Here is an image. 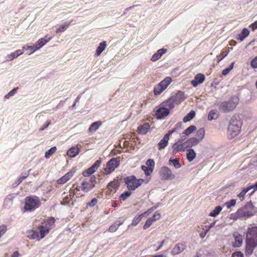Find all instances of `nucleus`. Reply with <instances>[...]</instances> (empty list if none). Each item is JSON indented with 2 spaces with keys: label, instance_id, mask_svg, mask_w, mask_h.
Returning <instances> with one entry per match:
<instances>
[{
  "label": "nucleus",
  "instance_id": "5",
  "mask_svg": "<svg viewBox=\"0 0 257 257\" xmlns=\"http://www.w3.org/2000/svg\"><path fill=\"white\" fill-rule=\"evenodd\" d=\"M55 219L54 217H48L46 220L44 221L41 225L38 227L40 234V238H43L51 229L55 226Z\"/></svg>",
  "mask_w": 257,
  "mask_h": 257
},
{
  "label": "nucleus",
  "instance_id": "19",
  "mask_svg": "<svg viewBox=\"0 0 257 257\" xmlns=\"http://www.w3.org/2000/svg\"><path fill=\"white\" fill-rule=\"evenodd\" d=\"M185 248V245L183 243H178L175 245L171 251V253L173 255L178 254L183 251Z\"/></svg>",
  "mask_w": 257,
  "mask_h": 257
},
{
  "label": "nucleus",
  "instance_id": "13",
  "mask_svg": "<svg viewBox=\"0 0 257 257\" xmlns=\"http://www.w3.org/2000/svg\"><path fill=\"white\" fill-rule=\"evenodd\" d=\"M180 101L178 99L176 96H172L168 98L167 100L162 102V105L164 106L169 110L173 109L175 105L180 103Z\"/></svg>",
  "mask_w": 257,
  "mask_h": 257
},
{
  "label": "nucleus",
  "instance_id": "57",
  "mask_svg": "<svg viewBox=\"0 0 257 257\" xmlns=\"http://www.w3.org/2000/svg\"><path fill=\"white\" fill-rule=\"evenodd\" d=\"M232 257H243L244 255L242 252L240 251L234 252L231 255Z\"/></svg>",
  "mask_w": 257,
  "mask_h": 257
},
{
  "label": "nucleus",
  "instance_id": "27",
  "mask_svg": "<svg viewBox=\"0 0 257 257\" xmlns=\"http://www.w3.org/2000/svg\"><path fill=\"white\" fill-rule=\"evenodd\" d=\"M249 34V32L246 28L243 29L241 33L238 34L236 39L240 41H242L245 38L247 37Z\"/></svg>",
  "mask_w": 257,
  "mask_h": 257
},
{
  "label": "nucleus",
  "instance_id": "21",
  "mask_svg": "<svg viewBox=\"0 0 257 257\" xmlns=\"http://www.w3.org/2000/svg\"><path fill=\"white\" fill-rule=\"evenodd\" d=\"M172 153L176 154L180 152H183L182 146H181V140L180 139L178 140L172 146Z\"/></svg>",
  "mask_w": 257,
  "mask_h": 257
},
{
  "label": "nucleus",
  "instance_id": "58",
  "mask_svg": "<svg viewBox=\"0 0 257 257\" xmlns=\"http://www.w3.org/2000/svg\"><path fill=\"white\" fill-rule=\"evenodd\" d=\"M97 203V200L96 198H93L91 201L87 203V205L90 207L94 206Z\"/></svg>",
  "mask_w": 257,
  "mask_h": 257
},
{
  "label": "nucleus",
  "instance_id": "49",
  "mask_svg": "<svg viewBox=\"0 0 257 257\" xmlns=\"http://www.w3.org/2000/svg\"><path fill=\"white\" fill-rule=\"evenodd\" d=\"M236 203V199H231V200L227 201L225 203V205L228 209L230 208L232 206L235 205Z\"/></svg>",
  "mask_w": 257,
  "mask_h": 257
},
{
  "label": "nucleus",
  "instance_id": "8",
  "mask_svg": "<svg viewBox=\"0 0 257 257\" xmlns=\"http://www.w3.org/2000/svg\"><path fill=\"white\" fill-rule=\"evenodd\" d=\"M119 157L113 158L110 160L106 164V167L103 169V173L106 175L111 173L119 165Z\"/></svg>",
  "mask_w": 257,
  "mask_h": 257
},
{
  "label": "nucleus",
  "instance_id": "41",
  "mask_svg": "<svg viewBox=\"0 0 257 257\" xmlns=\"http://www.w3.org/2000/svg\"><path fill=\"white\" fill-rule=\"evenodd\" d=\"M222 207L220 206H216L214 210H213L209 214V215L212 217H215L221 211Z\"/></svg>",
  "mask_w": 257,
  "mask_h": 257
},
{
  "label": "nucleus",
  "instance_id": "14",
  "mask_svg": "<svg viewBox=\"0 0 257 257\" xmlns=\"http://www.w3.org/2000/svg\"><path fill=\"white\" fill-rule=\"evenodd\" d=\"M101 161L100 160H97L88 169L84 170L82 172V175L85 176H89L95 172L98 167L100 166Z\"/></svg>",
  "mask_w": 257,
  "mask_h": 257
},
{
  "label": "nucleus",
  "instance_id": "55",
  "mask_svg": "<svg viewBox=\"0 0 257 257\" xmlns=\"http://www.w3.org/2000/svg\"><path fill=\"white\" fill-rule=\"evenodd\" d=\"M180 140H181V146H182L183 152H184L189 148V147H188L187 144H186V141L184 142V139L182 138L180 139Z\"/></svg>",
  "mask_w": 257,
  "mask_h": 257
},
{
  "label": "nucleus",
  "instance_id": "53",
  "mask_svg": "<svg viewBox=\"0 0 257 257\" xmlns=\"http://www.w3.org/2000/svg\"><path fill=\"white\" fill-rule=\"evenodd\" d=\"M29 175V172L22 173L19 179V183H21L23 181V180L27 178Z\"/></svg>",
  "mask_w": 257,
  "mask_h": 257
},
{
  "label": "nucleus",
  "instance_id": "37",
  "mask_svg": "<svg viewBox=\"0 0 257 257\" xmlns=\"http://www.w3.org/2000/svg\"><path fill=\"white\" fill-rule=\"evenodd\" d=\"M253 188V186H251L243 189L238 195V197L241 198V200H243L245 194L251 189Z\"/></svg>",
  "mask_w": 257,
  "mask_h": 257
},
{
  "label": "nucleus",
  "instance_id": "50",
  "mask_svg": "<svg viewBox=\"0 0 257 257\" xmlns=\"http://www.w3.org/2000/svg\"><path fill=\"white\" fill-rule=\"evenodd\" d=\"M23 50L26 49L30 51V52L29 53V55L32 54L33 52H34L35 51L37 50V49H36L35 45V46H24L23 47Z\"/></svg>",
  "mask_w": 257,
  "mask_h": 257
},
{
  "label": "nucleus",
  "instance_id": "20",
  "mask_svg": "<svg viewBox=\"0 0 257 257\" xmlns=\"http://www.w3.org/2000/svg\"><path fill=\"white\" fill-rule=\"evenodd\" d=\"M150 128V125L149 123L145 122L138 126V132L139 134L145 135L149 131Z\"/></svg>",
  "mask_w": 257,
  "mask_h": 257
},
{
  "label": "nucleus",
  "instance_id": "7",
  "mask_svg": "<svg viewBox=\"0 0 257 257\" xmlns=\"http://www.w3.org/2000/svg\"><path fill=\"white\" fill-rule=\"evenodd\" d=\"M172 78L167 77L154 87V93L155 95H160L172 82Z\"/></svg>",
  "mask_w": 257,
  "mask_h": 257
},
{
  "label": "nucleus",
  "instance_id": "30",
  "mask_svg": "<svg viewBox=\"0 0 257 257\" xmlns=\"http://www.w3.org/2000/svg\"><path fill=\"white\" fill-rule=\"evenodd\" d=\"M81 190V186H78L77 185L73 184L72 188L69 191V194L70 196H74L75 195H79L78 193V192Z\"/></svg>",
  "mask_w": 257,
  "mask_h": 257
},
{
  "label": "nucleus",
  "instance_id": "16",
  "mask_svg": "<svg viewBox=\"0 0 257 257\" xmlns=\"http://www.w3.org/2000/svg\"><path fill=\"white\" fill-rule=\"evenodd\" d=\"M205 78V77L203 74L198 73L195 76L194 79L191 81V83L194 87H196L198 84L203 83Z\"/></svg>",
  "mask_w": 257,
  "mask_h": 257
},
{
  "label": "nucleus",
  "instance_id": "51",
  "mask_svg": "<svg viewBox=\"0 0 257 257\" xmlns=\"http://www.w3.org/2000/svg\"><path fill=\"white\" fill-rule=\"evenodd\" d=\"M155 164V162L153 159H149L147 161L146 165L148 166V167L153 170L154 169Z\"/></svg>",
  "mask_w": 257,
  "mask_h": 257
},
{
  "label": "nucleus",
  "instance_id": "60",
  "mask_svg": "<svg viewBox=\"0 0 257 257\" xmlns=\"http://www.w3.org/2000/svg\"><path fill=\"white\" fill-rule=\"evenodd\" d=\"M161 58V56L156 52L155 53L152 57L151 60L152 61H156L159 59Z\"/></svg>",
  "mask_w": 257,
  "mask_h": 257
},
{
  "label": "nucleus",
  "instance_id": "43",
  "mask_svg": "<svg viewBox=\"0 0 257 257\" xmlns=\"http://www.w3.org/2000/svg\"><path fill=\"white\" fill-rule=\"evenodd\" d=\"M171 163H173V166L176 169H179L181 167V165L179 163V160L178 159H175L174 160L170 159L169 160V163L171 164Z\"/></svg>",
  "mask_w": 257,
  "mask_h": 257
},
{
  "label": "nucleus",
  "instance_id": "17",
  "mask_svg": "<svg viewBox=\"0 0 257 257\" xmlns=\"http://www.w3.org/2000/svg\"><path fill=\"white\" fill-rule=\"evenodd\" d=\"M94 187V185L91 184L90 182L84 180L81 184V190L84 192H87Z\"/></svg>",
  "mask_w": 257,
  "mask_h": 257
},
{
  "label": "nucleus",
  "instance_id": "1",
  "mask_svg": "<svg viewBox=\"0 0 257 257\" xmlns=\"http://www.w3.org/2000/svg\"><path fill=\"white\" fill-rule=\"evenodd\" d=\"M257 246V226L248 227L245 235V254L246 256L251 255Z\"/></svg>",
  "mask_w": 257,
  "mask_h": 257
},
{
  "label": "nucleus",
  "instance_id": "36",
  "mask_svg": "<svg viewBox=\"0 0 257 257\" xmlns=\"http://www.w3.org/2000/svg\"><path fill=\"white\" fill-rule=\"evenodd\" d=\"M30 233H31V234L28 236V237L31 239H36L38 240H40V239H42V238H40L39 233L36 231L32 230L30 232Z\"/></svg>",
  "mask_w": 257,
  "mask_h": 257
},
{
  "label": "nucleus",
  "instance_id": "15",
  "mask_svg": "<svg viewBox=\"0 0 257 257\" xmlns=\"http://www.w3.org/2000/svg\"><path fill=\"white\" fill-rule=\"evenodd\" d=\"M120 183L117 179H114L112 181L109 183L107 186V192L108 193H115Z\"/></svg>",
  "mask_w": 257,
  "mask_h": 257
},
{
  "label": "nucleus",
  "instance_id": "32",
  "mask_svg": "<svg viewBox=\"0 0 257 257\" xmlns=\"http://www.w3.org/2000/svg\"><path fill=\"white\" fill-rule=\"evenodd\" d=\"M23 53V52L21 50H17L14 52L12 53L10 55L7 56V58L8 60L12 61L14 59L17 58L19 56L22 55Z\"/></svg>",
  "mask_w": 257,
  "mask_h": 257
},
{
  "label": "nucleus",
  "instance_id": "47",
  "mask_svg": "<svg viewBox=\"0 0 257 257\" xmlns=\"http://www.w3.org/2000/svg\"><path fill=\"white\" fill-rule=\"evenodd\" d=\"M161 215L160 212L159 211H156L153 216L150 217L152 219L153 222H155L157 220H159L161 218Z\"/></svg>",
  "mask_w": 257,
  "mask_h": 257
},
{
  "label": "nucleus",
  "instance_id": "33",
  "mask_svg": "<svg viewBox=\"0 0 257 257\" xmlns=\"http://www.w3.org/2000/svg\"><path fill=\"white\" fill-rule=\"evenodd\" d=\"M218 116V112L217 110L213 109L211 110L208 115V119L209 120L216 119Z\"/></svg>",
  "mask_w": 257,
  "mask_h": 257
},
{
  "label": "nucleus",
  "instance_id": "3",
  "mask_svg": "<svg viewBox=\"0 0 257 257\" xmlns=\"http://www.w3.org/2000/svg\"><path fill=\"white\" fill-rule=\"evenodd\" d=\"M41 205V201L37 196H27L25 199L24 209L27 211H33Z\"/></svg>",
  "mask_w": 257,
  "mask_h": 257
},
{
  "label": "nucleus",
  "instance_id": "44",
  "mask_svg": "<svg viewBox=\"0 0 257 257\" xmlns=\"http://www.w3.org/2000/svg\"><path fill=\"white\" fill-rule=\"evenodd\" d=\"M143 217L139 214L138 215L136 216L132 221V224L133 226H136L142 219Z\"/></svg>",
  "mask_w": 257,
  "mask_h": 257
},
{
  "label": "nucleus",
  "instance_id": "52",
  "mask_svg": "<svg viewBox=\"0 0 257 257\" xmlns=\"http://www.w3.org/2000/svg\"><path fill=\"white\" fill-rule=\"evenodd\" d=\"M142 169L144 171L145 174L147 176L150 175L153 171V169L145 166H142Z\"/></svg>",
  "mask_w": 257,
  "mask_h": 257
},
{
  "label": "nucleus",
  "instance_id": "48",
  "mask_svg": "<svg viewBox=\"0 0 257 257\" xmlns=\"http://www.w3.org/2000/svg\"><path fill=\"white\" fill-rule=\"evenodd\" d=\"M153 222L151 218H148L143 226V229H147L151 226Z\"/></svg>",
  "mask_w": 257,
  "mask_h": 257
},
{
  "label": "nucleus",
  "instance_id": "56",
  "mask_svg": "<svg viewBox=\"0 0 257 257\" xmlns=\"http://www.w3.org/2000/svg\"><path fill=\"white\" fill-rule=\"evenodd\" d=\"M7 229V226L4 225L0 226V237L5 233Z\"/></svg>",
  "mask_w": 257,
  "mask_h": 257
},
{
  "label": "nucleus",
  "instance_id": "35",
  "mask_svg": "<svg viewBox=\"0 0 257 257\" xmlns=\"http://www.w3.org/2000/svg\"><path fill=\"white\" fill-rule=\"evenodd\" d=\"M195 115V112L194 110H191L183 118V121L186 122L189 121L193 119Z\"/></svg>",
  "mask_w": 257,
  "mask_h": 257
},
{
  "label": "nucleus",
  "instance_id": "46",
  "mask_svg": "<svg viewBox=\"0 0 257 257\" xmlns=\"http://www.w3.org/2000/svg\"><path fill=\"white\" fill-rule=\"evenodd\" d=\"M228 53V52H224L222 51L220 54L216 56L217 62L221 61L227 55Z\"/></svg>",
  "mask_w": 257,
  "mask_h": 257
},
{
  "label": "nucleus",
  "instance_id": "42",
  "mask_svg": "<svg viewBox=\"0 0 257 257\" xmlns=\"http://www.w3.org/2000/svg\"><path fill=\"white\" fill-rule=\"evenodd\" d=\"M131 192L125 191L120 195L119 199L121 201H124L131 196Z\"/></svg>",
  "mask_w": 257,
  "mask_h": 257
},
{
  "label": "nucleus",
  "instance_id": "34",
  "mask_svg": "<svg viewBox=\"0 0 257 257\" xmlns=\"http://www.w3.org/2000/svg\"><path fill=\"white\" fill-rule=\"evenodd\" d=\"M71 22L69 23H64L61 25L58 29L56 31V33H61L65 31L69 27Z\"/></svg>",
  "mask_w": 257,
  "mask_h": 257
},
{
  "label": "nucleus",
  "instance_id": "25",
  "mask_svg": "<svg viewBox=\"0 0 257 257\" xmlns=\"http://www.w3.org/2000/svg\"><path fill=\"white\" fill-rule=\"evenodd\" d=\"M196 157V153L193 149H189L187 150L186 158L189 162H192Z\"/></svg>",
  "mask_w": 257,
  "mask_h": 257
},
{
  "label": "nucleus",
  "instance_id": "31",
  "mask_svg": "<svg viewBox=\"0 0 257 257\" xmlns=\"http://www.w3.org/2000/svg\"><path fill=\"white\" fill-rule=\"evenodd\" d=\"M123 223V221H117L112 224L108 228V231L113 232L117 230L119 226Z\"/></svg>",
  "mask_w": 257,
  "mask_h": 257
},
{
  "label": "nucleus",
  "instance_id": "61",
  "mask_svg": "<svg viewBox=\"0 0 257 257\" xmlns=\"http://www.w3.org/2000/svg\"><path fill=\"white\" fill-rule=\"evenodd\" d=\"M216 222V221L215 220L213 222L211 223L209 226H205V230L208 232L209 230L215 225Z\"/></svg>",
  "mask_w": 257,
  "mask_h": 257
},
{
  "label": "nucleus",
  "instance_id": "39",
  "mask_svg": "<svg viewBox=\"0 0 257 257\" xmlns=\"http://www.w3.org/2000/svg\"><path fill=\"white\" fill-rule=\"evenodd\" d=\"M197 139L199 140V142H200L204 137L205 135V130L203 128H201L199 129L197 132Z\"/></svg>",
  "mask_w": 257,
  "mask_h": 257
},
{
  "label": "nucleus",
  "instance_id": "28",
  "mask_svg": "<svg viewBox=\"0 0 257 257\" xmlns=\"http://www.w3.org/2000/svg\"><path fill=\"white\" fill-rule=\"evenodd\" d=\"M169 139L166 137L164 136L163 138L159 142L158 144V149L161 150L164 149L168 144Z\"/></svg>",
  "mask_w": 257,
  "mask_h": 257
},
{
  "label": "nucleus",
  "instance_id": "6",
  "mask_svg": "<svg viewBox=\"0 0 257 257\" xmlns=\"http://www.w3.org/2000/svg\"><path fill=\"white\" fill-rule=\"evenodd\" d=\"M144 182L143 179H137L135 176L131 175L124 178V182L130 190H135Z\"/></svg>",
  "mask_w": 257,
  "mask_h": 257
},
{
  "label": "nucleus",
  "instance_id": "22",
  "mask_svg": "<svg viewBox=\"0 0 257 257\" xmlns=\"http://www.w3.org/2000/svg\"><path fill=\"white\" fill-rule=\"evenodd\" d=\"M80 149L78 147H73L69 149L67 152V155L72 158L75 157L80 152Z\"/></svg>",
  "mask_w": 257,
  "mask_h": 257
},
{
  "label": "nucleus",
  "instance_id": "23",
  "mask_svg": "<svg viewBox=\"0 0 257 257\" xmlns=\"http://www.w3.org/2000/svg\"><path fill=\"white\" fill-rule=\"evenodd\" d=\"M235 238V243L233 244L234 246H240L242 243V236L237 232H234L233 234Z\"/></svg>",
  "mask_w": 257,
  "mask_h": 257
},
{
  "label": "nucleus",
  "instance_id": "10",
  "mask_svg": "<svg viewBox=\"0 0 257 257\" xmlns=\"http://www.w3.org/2000/svg\"><path fill=\"white\" fill-rule=\"evenodd\" d=\"M237 103L233 100L232 99L228 101L222 102L220 104L219 110L223 112H228L232 111L236 106Z\"/></svg>",
  "mask_w": 257,
  "mask_h": 257
},
{
  "label": "nucleus",
  "instance_id": "29",
  "mask_svg": "<svg viewBox=\"0 0 257 257\" xmlns=\"http://www.w3.org/2000/svg\"><path fill=\"white\" fill-rule=\"evenodd\" d=\"M106 43L105 41H103L99 44V46L97 48L95 55L97 56H99L101 53L105 49L106 47Z\"/></svg>",
  "mask_w": 257,
  "mask_h": 257
},
{
  "label": "nucleus",
  "instance_id": "18",
  "mask_svg": "<svg viewBox=\"0 0 257 257\" xmlns=\"http://www.w3.org/2000/svg\"><path fill=\"white\" fill-rule=\"evenodd\" d=\"M51 37L47 38L46 36L45 38L39 39L35 43L36 49L39 50L44 46L50 40Z\"/></svg>",
  "mask_w": 257,
  "mask_h": 257
},
{
  "label": "nucleus",
  "instance_id": "62",
  "mask_svg": "<svg viewBox=\"0 0 257 257\" xmlns=\"http://www.w3.org/2000/svg\"><path fill=\"white\" fill-rule=\"evenodd\" d=\"M167 52L166 49H159L157 53L160 55V56H162L163 54H164Z\"/></svg>",
  "mask_w": 257,
  "mask_h": 257
},
{
  "label": "nucleus",
  "instance_id": "38",
  "mask_svg": "<svg viewBox=\"0 0 257 257\" xmlns=\"http://www.w3.org/2000/svg\"><path fill=\"white\" fill-rule=\"evenodd\" d=\"M196 130V127L195 125H192L189 126L187 128H186L183 133V134H185L186 136H189L191 133H193L194 131Z\"/></svg>",
  "mask_w": 257,
  "mask_h": 257
},
{
  "label": "nucleus",
  "instance_id": "40",
  "mask_svg": "<svg viewBox=\"0 0 257 257\" xmlns=\"http://www.w3.org/2000/svg\"><path fill=\"white\" fill-rule=\"evenodd\" d=\"M57 150L56 147L51 148L49 150L46 152L45 157L47 159H49Z\"/></svg>",
  "mask_w": 257,
  "mask_h": 257
},
{
  "label": "nucleus",
  "instance_id": "63",
  "mask_svg": "<svg viewBox=\"0 0 257 257\" xmlns=\"http://www.w3.org/2000/svg\"><path fill=\"white\" fill-rule=\"evenodd\" d=\"M87 182H90L91 184H93L95 186V184L96 183V179L94 177H91L89 180H86Z\"/></svg>",
  "mask_w": 257,
  "mask_h": 257
},
{
  "label": "nucleus",
  "instance_id": "2",
  "mask_svg": "<svg viewBox=\"0 0 257 257\" xmlns=\"http://www.w3.org/2000/svg\"><path fill=\"white\" fill-rule=\"evenodd\" d=\"M242 123L235 117H232L229 123L227 128V137L232 139L237 137L240 132Z\"/></svg>",
  "mask_w": 257,
  "mask_h": 257
},
{
  "label": "nucleus",
  "instance_id": "4",
  "mask_svg": "<svg viewBox=\"0 0 257 257\" xmlns=\"http://www.w3.org/2000/svg\"><path fill=\"white\" fill-rule=\"evenodd\" d=\"M255 207L252 203L248 202L246 205L239 208L236 211V215L241 218H249L255 213Z\"/></svg>",
  "mask_w": 257,
  "mask_h": 257
},
{
  "label": "nucleus",
  "instance_id": "11",
  "mask_svg": "<svg viewBox=\"0 0 257 257\" xmlns=\"http://www.w3.org/2000/svg\"><path fill=\"white\" fill-rule=\"evenodd\" d=\"M155 115L158 119H162L166 117L170 113V110L164 106L162 105V103L154 109Z\"/></svg>",
  "mask_w": 257,
  "mask_h": 257
},
{
  "label": "nucleus",
  "instance_id": "24",
  "mask_svg": "<svg viewBox=\"0 0 257 257\" xmlns=\"http://www.w3.org/2000/svg\"><path fill=\"white\" fill-rule=\"evenodd\" d=\"M102 122L100 120H98L92 123L89 127L88 131L89 133H93L96 132L101 125Z\"/></svg>",
  "mask_w": 257,
  "mask_h": 257
},
{
  "label": "nucleus",
  "instance_id": "12",
  "mask_svg": "<svg viewBox=\"0 0 257 257\" xmlns=\"http://www.w3.org/2000/svg\"><path fill=\"white\" fill-rule=\"evenodd\" d=\"M76 172V168H72L69 172L57 180L59 185H63L67 182Z\"/></svg>",
  "mask_w": 257,
  "mask_h": 257
},
{
  "label": "nucleus",
  "instance_id": "59",
  "mask_svg": "<svg viewBox=\"0 0 257 257\" xmlns=\"http://www.w3.org/2000/svg\"><path fill=\"white\" fill-rule=\"evenodd\" d=\"M250 65L252 68H257V56L251 60Z\"/></svg>",
  "mask_w": 257,
  "mask_h": 257
},
{
  "label": "nucleus",
  "instance_id": "9",
  "mask_svg": "<svg viewBox=\"0 0 257 257\" xmlns=\"http://www.w3.org/2000/svg\"><path fill=\"white\" fill-rule=\"evenodd\" d=\"M159 177L162 180H170L175 178V175L168 167H163L159 172Z\"/></svg>",
  "mask_w": 257,
  "mask_h": 257
},
{
  "label": "nucleus",
  "instance_id": "54",
  "mask_svg": "<svg viewBox=\"0 0 257 257\" xmlns=\"http://www.w3.org/2000/svg\"><path fill=\"white\" fill-rule=\"evenodd\" d=\"M18 89V87L12 89L10 92L8 93V94L5 95V98H9L10 96H13L17 91V90Z\"/></svg>",
  "mask_w": 257,
  "mask_h": 257
},
{
  "label": "nucleus",
  "instance_id": "45",
  "mask_svg": "<svg viewBox=\"0 0 257 257\" xmlns=\"http://www.w3.org/2000/svg\"><path fill=\"white\" fill-rule=\"evenodd\" d=\"M234 64V62H232L230 64V65H229V66L228 67V68H227L224 69L222 71V74L224 76L227 75L230 72V71L233 69Z\"/></svg>",
  "mask_w": 257,
  "mask_h": 257
},
{
  "label": "nucleus",
  "instance_id": "26",
  "mask_svg": "<svg viewBox=\"0 0 257 257\" xmlns=\"http://www.w3.org/2000/svg\"><path fill=\"white\" fill-rule=\"evenodd\" d=\"M199 143V140H197L196 137L191 138L186 141L189 149H191L192 147L197 145Z\"/></svg>",
  "mask_w": 257,
  "mask_h": 257
},
{
  "label": "nucleus",
  "instance_id": "64",
  "mask_svg": "<svg viewBox=\"0 0 257 257\" xmlns=\"http://www.w3.org/2000/svg\"><path fill=\"white\" fill-rule=\"evenodd\" d=\"M181 125H182L181 123H178L176 125L175 127L173 129L171 130V131H172V132H173V133H174V132H177V130H178V127H179V126H180V127H181Z\"/></svg>",
  "mask_w": 257,
  "mask_h": 257
}]
</instances>
